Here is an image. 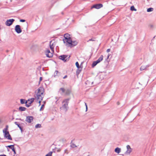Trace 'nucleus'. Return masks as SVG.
<instances>
[{"label": "nucleus", "mask_w": 156, "mask_h": 156, "mask_svg": "<svg viewBox=\"0 0 156 156\" xmlns=\"http://www.w3.org/2000/svg\"><path fill=\"white\" fill-rule=\"evenodd\" d=\"M67 75H66L65 76L63 77V79H65V78H66L67 77Z\"/></svg>", "instance_id": "4c0bfd02"}, {"label": "nucleus", "mask_w": 156, "mask_h": 156, "mask_svg": "<svg viewBox=\"0 0 156 156\" xmlns=\"http://www.w3.org/2000/svg\"><path fill=\"white\" fill-rule=\"evenodd\" d=\"M72 146L73 147H76V146L75 145V144H73L72 145Z\"/></svg>", "instance_id": "c9c22d12"}, {"label": "nucleus", "mask_w": 156, "mask_h": 156, "mask_svg": "<svg viewBox=\"0 0 156 156\" xmlns=\"http://www.w3.org/2000/svg\"><path fill=\"white\" fill-rule=\"evenodd\" d=\"M107 52H108L110 51V49H108L107 50Z\"/></svg>", "instance_id": "e433bc0d"}, {"label": "nucleus", "mask_w": 156, "mask_h": 156, "mask_svg": "<svg viewBox=\"0 0 156 156\" xmlns=\"http://www.w3.org/2000/svg\"><path fill=\"white\" fill-rule=\"evenodd\" d=\"M41 127V125L39 124H37L35 126V128H40Z\"/></svg>", "instance_id": "393cba45"}, {"label": "nucleus", "mask_w": 156, "mask_h": 156, "mask_svg": "<svg viewBox=\"0 0 156 156\" xmlns=\"http://www.w3.org/2000/svg\"><path fill=\"white\" fill-rule=\"evenodd\" d=\"M42 80V78L41 77L40 78V81L39 82V84H40L41 81Z\"/></svg>", "instance_id": "473e14b6"}, {"label": "nucleus", "mask_w": 156, "mask_h": 156, "mask_svg": "<svg viewBox=\"0 0 156 156\" xmlns=\"http://www.w3.org/2000/svg\"><path fill=\"white\" fill-rule=\"evenodd\" d=\"M69 99H66L63 101L62 106L60 107L61 110L65 112L67 111L69 108L68 104L69 103Z\"/></svg>", "instance_id": "7ed1b4c3"}, {"label": "nucleus", "mask_w": 156, "mask_h": 156, "mask_svg": "<svg viewBox=\"0 0 156 156\" xmlns=\"http://www.w3.org/2000/svg\"><path fill=\"white\" fill-rule=\"evenodd\" d=\"M87 156H89V155H88Z\"/></svg>", "instance_id": "09e8293b"}, {"label": "nucleus", "mask_w": 156, "mask_h": 156, "mask_svg": "<svg viewBox=\"0 0 156 156\" xmlns=\"http://www.w3.org/2000/svg\"><path fill=\"white\" fill-rule=\"evenodd\" d=\"M8 147L12 149V150L13 151L14 153L15 154H16L15 150V149L14 148L13 145H9L8 146Z\"/></svg>", "instance_id": "ddd939ff"}, {"label": "nucleus", "mask_w": 156, "mask_h": 156, "mask_svg": "<svg viewBox=\"0 0 156 156\" xmlns=\"http://www.w3.org/2000/svg\"><path fill=\"white\" fill-rule=\"evenodd\" d=\"M67 55H61L59 56V58L64 62H66L68 61L69 60V56L68 58H67Z\"/></svg>", "instance_id": "39448f33"}, {"label": "nucleus", "mask_w": 156, "mask_h": 156, "mask_svg": "<svg viewBox=\"0 0 156 156\" xmlns=\"http://www.w3.org/2000/svg\"><path fill=\"white\" fill-rule=\"evenodd\" d=\"M69 36L70 35L68 34H64L65 39H63V41L65 45L67 47H71L76 45L78 44V42L72 39Z\"/></svg>", "instance_id": "f257e3e1"}, {"label": "nucleus", "mask_w": 156, "mask_h": 156, "mask_svg": "<svg viewBox=\"0 0 156 156\" xmlns=\"http://www.w3.org/2000/svg\"><path fill=\"white\" fill-rule=\"evenodd\" d=\"M71 93V91L69 89H67L66 91V94L68 95L70 94Z\"/></svg>", "instance_id": "5701e85b"}, {"label": "nucleus", "mask_w": 156, "mask_h": 156, "mask_svg": "<svg viewBox=\"0 0 156 156\" xmlns=\"http://www.w3.org/2000/svg\"><path fill=\"white\" fill-rule=\"evenodd\" d=\"M44 107V104L42 105H41V108H40V111H41L43 109Z\"/></svg>", "instance_id": "2f4dec72"}, {"label": "nucleus", "mask_w": 156, "mask_h": 156, "mask_svg": "<svg viewBox=\"0 0 156 156\" xmlns=\"http://www.w3.org/2000/svg\"><path fill=\"white\" fill-rule=\"evenodd\" d=\"M76 67L78 68H79L80 67L79 64L78 62H77L76 63Z\"/></svg>", "instance_id": "7c9ffc66"}, {"label": "nucleus", "mask_w": 156, "mask_h": 156, "mask_svg": "<svg viewBox=\"0 0 156 156\" xmlns=\"http://www.w3.org/2000/svg\"><path fill=\"white\" fill-rule=\"evenodd\" d=\"M127 151L125 152V154H129L132 151V149L130 147L129 145H127L126 146Z\"/></svg>", "instance_id": "9d476101"}, {"label": "nucleus", "mask_w": 156, "mask_h": 156, "mask_svg": "<svg viewBox=\"0 0 156 156\" xmlns=\"http://www.w3.org/2000/svg\"><path fill=\"white\" fill-rule=\"evenodd\" d=\"M155 36H154V38H155Z\"/></svg>", "instance_id": "de8ad7c7"}, {"label": "nucleus", "mask_w": 156, "mask_h": 156, "mask_svg": "<svg viewBox=\"0 0 156 156\" xmlns=\"http://www.w3.org/2000/svg\"><path fill=\"white\" fill-rule=\"evenodd\" d=\"M26 104V107H29L30 105V104H31V103H30V102H29L28 103V102L27 101H26L25 102Z\"/></svg>", "instance_id": "4be33fe9"}, {"label": "nucleus", "mask_w": 156, "mask_h": 156, "mask_svg": "<svg viewBox=\"0 0 156 156\" xmlns=\"http://www.w3.org/2000/svg\"><path fill=\"white\" fill-rule=\"evenodd\" d=\"M98 63V62L97 61H94V62H93L92 64V66L94 67V66H96V65Z\"/></svg>", "instance_id": "b1692460"}, {"label": "nucleus", "mask_w": 156, "mask_h": 156, "mask_svg": "<svg viewBox=\"0 0 156 156\" xmlns=\"http://www.w3.org/2000/svg\"><path fill=\"white\" fill-rule=\"evenodd\" d=\"M103 7V5L101 4H98L94 5H93L91 8H94L96 9H99Z\"/></svg>", "instance_id": "6e6552de"}, {"label": "nucleus", "mask_w": 156, "mask_h": 156, "mask_svg": "<svg viewBox=\"0 0 156 156\" xmlns=\"http://www.w3.org/2000/svg\"><path fill=\"white\" fill-rule=\"evenodd\" d=\"M117 104H118V105H119V102H117Z\"/></svg>", "instance_id": "a18cd8bd"}, {"label": "nucleus", "mask_w": 156, "mask_h": 156, "mask_svg": "<svg viewBox=\"0 0 156 156\" xmlns=\"http://www.w3.org/2000/svg\"><path fill=\"white\" fill-rule=\"evenodd\" d=\"M55 43L54 41H51L50 43V47L51 51H53L54 47L55 44Z\"/></svg>", "instance_id": "f8f14e48"}, {"label": "nucleus", "mask_w": 156, "mask_h": 156, "mask_svg": "<svg viewBox=\"0 0 156 156\" xmlns=\"http://www.w3.org/2000/svg\"><path fill=\"white\" fill-rule=\"evenodd\" d=\"M28 26V25L27 23H26L23 25V28H24L27 30V29Z\"/></svg>", "instance_id": "6ab92c4d"}, {"label": "nucleus", "mask_w": 156, "mask_h": 156, "mask_svg": "<svg viewBox=\"0 0 156 156\" xmlns=\"http://www.w3.org/2000/svg\"><path fill=\"white\" fill-rule=\"evenodd\" d=\"M0 156H2V155H0Z\"/></svg>", "instance_id": "49530a36"}, {"label": "nucleus", "mask_w": 156, "mask_h": 156, "mask_svg": "<svg viewBox=\"0 0 156 156\" xmlns=\"http://www.w3.org/2000/svg\"><path fill=\"white\" fill-rule=\"evenodd\" d=\"M56 99L57 100L56 101V102L58 100V97H56Z\"/></svg>", "instance_id": "58836bf2"}, {"label": "nucleus", "mask_w": 156, "mask_h": 156, "mask_svg": "<svg viewBox=\"0 0 156 156\" xmlns=\"http://www.w3.org/2000/svg\"><path fill=\"white\" fill-rule=\"evenodd\" d=\"M2 156H6L5 155H2Z\"/></svg>", "instance_id": "37998d69"}, {"label": "nucleus", "mask_w": 156, "mask_h": 156, "mask_svg": "<svg viewBox=\"0 0 156 156\" xmlns=\"http://www.w3.org/2000/svg\"><path fill=\"white\" fill-rule=\"evenodd\" d=\"M103 55H101L100 56V57L96 61L98 62V63H99L103 60Z\"/></svg>", "instance_id": "4468645a"}, {"label": "nucleus", "mask_w": 156, "mask_h": 156, "mask_svg": "<svg viewBox=\"0 0 156 156\" xmlns=\"http://www.w3.org/2000/svg\"><path fill=\"white\" fill-rule=\"evenodd\" d=\"M130 9L132 11H136V9L133 6H132L131 7Z\"/></svg>", "instance_id": "bb28decb"}, {"label": "nucleus", "mask_w": 156, "mask_h": 156, "mask_svg": "<svg viewBox=\"0 0 156 156\" xmlns=\"http://www.w3.org/2000/svg\"><path fill=\"white\" fill-rule=\"evenodd\" d=\"M153 8H148L147 10V12H150L153 11Z\"/></svg>", "instance_id": "cd10ccee"}, {"label": "nucleus", "mask_w": 156, "mask_h": 156, "mask_svg": "<svg viewBox=\"0 0 156 156\" xmlns=\"http://www.w3.org/2000/svg\"><path fill=\"white\" fill-rule=\"evenodd\" d=\"M20 21L21 22H23L25 21V20H24L21 19L20 20Z\"/></svg>", "instance_id": "72a5a7b5"}, {"label": "nucleus", "mask_w": 156, "mask_h": 156, "mask_svg": "<svg viewBox=\"0 0 156 156\" xmlns=\"http://www.w3.org/2000/svg\"><path fill=\"white\" fill-rule=\"evenodd\" d=\"M34 98H32L31 99H30V101L29 100H28V101L29 102H30V103H32V102H33L34 101Z\"/></svg>", "instance_id": "c756f323"}, {"label": "nucleus", "mask_w": 156, "mask_h": 156, "mask_svg": "<svg viewBox=\"0 0 156 156\" xmlns=\"http://www.w3.org/2000/svg\"><path fill=\"white\" fill-rule=\"evenodd\" d=\"M85 105H86H86H87L86 103H85Z\"/></svg>", "instance_id": "c03bdc74"}, {"label": "nucleus", "mask_w": 156, "mask_h": 156, "mask_svg": "<svg viewBox=\"0 0 156 156\" xmlns=\"http://www.w3.org/2000/svg\"><path fill=\"white\" fill-rule=\"evenodd\" d=\"M2 122V120L0 119V123H1Z\"/></svg>", "instance_id": "a19ab883"}, {"label": "nucleus", "mask_w": 156, "mask_h": 156, "mask_svg": "<svg viewBox=\"0 0 156 156\" xmlns=\"http://www.w3.org/2000/svg\"><path fill=\"white\" fill-rule=\"evenodd\" d=\"M58 73H59V72H58V71L57 70H56L55 71V72L54 74V75H53V76L54 77H55L56 76H58Z\"/></svg>", "instance_id": "a211bd4d"}, {"label": "nucleus", "mask_w": 156, "mask_h": 156, "mask_svg": "<svg viewBox=\"0 0 156 156\" xmlns=\"http://www.w3.org/2000/svg\"><path fill=\"white\" fill-rule=\"evenodd\" d=\"M147 66H142L140 68V70L141 71L145 69H146V68L148 67Z\"/></svg>", "instance_id": "aec40b11"}, {"label": "nucleus", "mask_w": 156, "mask_h": 156, "mask_svg": "<svg viewBox=\"0 0 156 156\" xmlns=\"http://www.w3.org/2000/svg\"><path fill=\"white\" fill-rule=\"evenodd\" d=\"M52 152L50 151L48 154H47L45 156H51Z\"/></svg>", "instance_id": "c85d7f7f"}, {"label": "nucleus", "mask_w": 156, "mask_h": 156, "mask_svg": "<svg viewBox=\"0 0 156 156\" xmlns=\"http://www.w3.org/2000/svg\"><path fill=\"white\" fill-rule=\"evenodd\" d=\"M15 30L18 34H20L22 32L20 26L19 25H16L15 27Z\"/></svg>", "instance_id": "1a4fd4ad"}, {"label": "nucleus", "mask_w": 156, "mask_h": 156, "mask_svg": "<svg viewBox=\"0 0 156 156\" xmlns=\"http://www.w3.org/2000/svg\"><path fill=\"white\" fill-rule=\"evenodd\" d=\"M52 51V52H51L49 50L47 49L45 52L46 56L49 58L51 57L53 55V50Z\"/></svg>", "instance_id": "423d86ee"}, {"label": "nucleus", "mask_w": 156, "mask_h": 156, "mask_svg": "<svg viewBox=\"0 0 156 156\" xmlns=\"http://www.w3.org/2000/svg\"><path fill=\"white\" fill-rule=\"evenodd\" d=\"M60 91H61L62 92H60V93L62 94L63 93L65 92V89L63 88H61L60 89L59 91L60 92Z\"/></svg>", "instance_id": "412c9836"}, {"label": "nucleus", "mask_w": 156, "mask_h": 156, "mask_svg": "<svg viewBox=\"0 0 156 156\" xmlns=\"http://www.w3.org/2000/svg\"><path fill=\"white\" fill-rule=\"evenodd\" d=\"M87 106L86 105V111H87Z\"/></svg>", "instance_id": "ea45409f"}, {"label": "nucleus", "mask_w": 156, "mask_h": 156, "mask_svg": "<svg viewBox=\"0 0 156 156\" xmlns=\"http://www.w3.org/2000/svg\"><path fill=\"white\" fill-rule=\"evenodd\" d=\"M109 55H108L107 57V59H108L109 58Z\"/></svg>", "instance_id": "79ce46f5"}, {"label": "nucleus", "mask_w": 156, "mask_h": 156, "mask_svg": "<svg viewBox=\"0 0 156 156\" xmlns=\"http://www.w3.org/2000/svg\"><path fill=\"white\" fill-rule=\"evenodd\" d=\"M8 126L6 125L5 128L3 130L4 136L5 138L9 140H12V138L8 131Z\"/></svg>", "instance_id": "20e7f679"}, {"label": "nucleus", "mask_w": 156, "mask_h": 156, "mask_svg": "<svg viewBox=\"0 0 156 156\" xmlns=\"http://www.w3.org/2000/svg\"><path fill=\"white\" fill-rule=\"evenodd\" d=\"M115 151L116 153L119 154L121 152V149L119 147H117L115 149Z\"/></svg>", "instance_id": "dca6fc26"}, {"label": "nucleus", "mask_w": 156, "mask_h": 156, "mask_svg": "<svg viewBox=\"0 0 156 156\" xmlns=\"http://www.w3.org/2000/svg\"><path fill=\"white\" fill-rule=\"evenodd\" d=\"M14 21L15 20L14 19H11L7 20L5 22V25L7 26H9L12 24Z\"/></svg>", "instance_id": "0eeeda50"}, {"label": "nucleus", "mask_w": 156, "mask_h": 156, "mask_svg": "<svg viewBox=\"0 0 156 156\" xmlns=\"http://www.w3.org/2000/svg\"><path fill=\"white\" fill-rule=\"evenodd\" d=\"M25 100L24 99H20V103L22 104H23L24 103H25Z\"/></svg>", "instance_id": "a878e982"}, {"label": "nucleus", "mask_w": 156, "mask_h": 156, "mask_svg": "<svg viewBox=\"0 0 156 156\" xmlns=\"http://www.w3.org/2000/svg\"><path fill=\"white\" fill-rule=\"evenodd\" d=\"M44 89L42 87H40L38 89V91L35 96V99L36 101L41 105V102L44 97Z\"/></svg>", "instance_id": "f03ea898"}, {"label": "nucleus", "mask_w": 156, "mask_h": 156, "mask_svg": "<svg viewBox=\"0 0 156 156\" xmlns=\"http://www.w3.org/2000/svg\"><path fill=\"white\" fill-rule=\"evenodd\" d=\"M26 109V108L23 107H20L19 108V110L20 111H25Z\"/></svg>", "instance_id": "2eb2a0df"}, {"label": "nucleus", "mask_w": 156, "mask_h": 156, "mask_svg": "<svg viewBox=\"0 0 156 156\" xmlns=\"http://www.w3.org/2000/svg\"><path fill=\"white\" fill-rule=\"evenodd\" d=\"M15 124L16 125H17V126H18V127L20 128V129L21 131H22V130H23V129H22V127L20 126V124L17 122H15Z\"/></svg>", "instance_id": "f3484780"}, {"label": "nucleus", "mask_w": 156, "mask_h": 156, "mask_svg": "<svg viewBox=\"0 0 156 156\" xmlns=\"http://www.w3.org/2000/svg\"><path fill=\"white\" fill-rule=\"evenodd\" d=\"M33 120V118L31 116H27L26 117V121L28 123H31Z\"/></svg>", "instance_id": "9b49d317"}, {"label": "nucleus", "mask_w": 156, "mask_h": 156, "mask_svg": "<svg viewBox=\"0 0 156 156\" xmlns=\"http://www.w3.org/2000/svg\"><path fill=\"white\" fill-rule=\"evenodd\" d=\"M94 39H89L87 41L88 42L90 41H94Z\"/></svg>", "instance_id": "f704fd0d"}]
</instances>
